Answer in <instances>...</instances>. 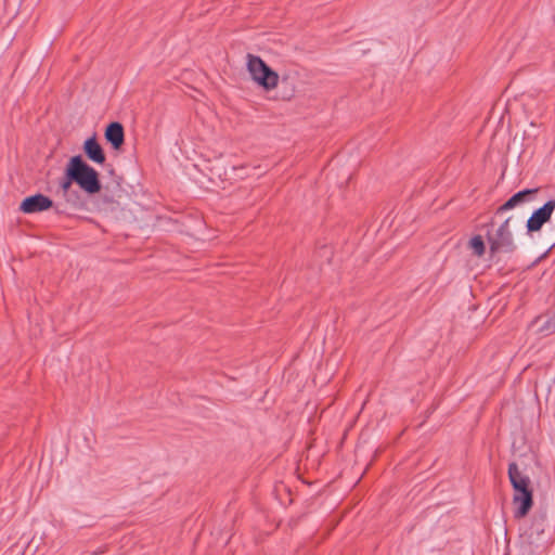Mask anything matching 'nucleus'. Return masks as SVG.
I'll list each match as a JSON object with an SVG mask.
<instances>
[{"label": "nucleus", "instance_id": "obj_1", "mask_svg": "<svg viewBox=\"0 0 555 555\" xmlns=\"http://www.w3.org/2000/svg\"><path fill=\"white\" fill-rule=\"evenodd\" d=\"M507 474L514 490V517L516 519H521L529 514L533 506V490L531 488V480L529 476L526 475L515 462L509 463Z\"/></svg>", "mask_w": 555, "mask_h": 555}, {"label": "nucleus", "instance_id": "obj_2", "mask_svg": "<svg viewBox=\"0 0 555 555\" xmlns=\"http://www.w3.org/2000/svg\"><path fill=\"white\" fill-rule=\"evenodd\" d=\"M546 528V511L539 508L532 515L529 528L520 534L521 547L525 548L528 555L542 553L552 543V535Z\"/></svg>", "mask_w": 555, "mask_h": 555}, {"label": "nucleus", "instance_id": "obj_3", "mask_svg": "<svg viewBox=\"0 0 555 555\" xmlns=\"http://www.w3.org/2000/svg\"><path fill=\"white\" fill-rule=\"evenodd\" d=\"M69 164L76 179V184L82 191L90 195L101 191L102 184L99 172L87 164L81 155L70 157Z\"/></svg>", "mask_w": 555, "mask_h": 555}, {"label": "nucleus", "instance_id": "obj_4", "mask_svg": "<svg viewBox=\"0 0 555 555\" xmlns=\"http://www.w3.org/2000/svg\"><path fill=\"white\" fill-rule=\"evenodd\" d=\"M247 69L251 78L267 91L273 90L279 83V74L260 56L247 54Z\"/></svg>", "mask_w": 555, "mask_h": 555}, {"label": "nucleus", "instance_id": "obj_5", "mask_svg": "<svg viewBox=\"0 0 555 555\" xmlns=\"http://www.w3.org/2000/svg\"><path fill=\"white\" fill-rule=\"evenodd\" d=\"M511 218H507L498 229L496 236H488L490 243V253L495 254L498 251H513L515 249V245L513 242V235L508 229Z\"/></svg>", "mask_w": 555, "mask_h": 555}, {"label": "nucleus", "instance_id": "obj_6", "mask_svg": "<svg viewBox=\"0 0 555 555\" xmlns=\"http://www.w3.org/2000/svg\"><path fill=\"white\" fill-rule=\"evenodd\" d=\"M555 210V199L547 201L542 207L535 209L527 220V231L529 233L538 232L551 220Z\"/></svg>", "mask_w": 555, "mask_h": 555}, {"label": "nucleus", "instance_id": "obj_7", "mask_svg": "<svg viewBox=\"0 0 555 555\" xmlns=\"http://www.w3.org/2000/svg\"><path fill=\"white\" fill-rule=\"evenodd\" d=\"M53 206V201L50 197L37 193L25 197L20 205V210L24 214H36L46 211Z\"/></svg>", "mask_w": 555, "mask_h": 555}, {"label": "nucleus", "instance_id": "obj_8", "mask_svg": "<svg viewBox=\"0 0 555 555\" xmlns=\"http://www.w3.org/2000/svg\"><path fill=\"white\" fill-rule=\"evenodd\" d=\"M538 191V189H525L515 193L496 209L495 215L503 214L504 211L511 210L521 204L532 201Z\"/></svg>", "mask_w": 555, "mask_h": 555}, {"label": "nucleus", "instance_id": "obj_9", "mask_svg": "<svg viewBox=\"0 0 555 555\" xmlns=\"http://www.w3.org/2000/svg\"><path fill=\"white\" fill-rule=\"evenodd\" d=\"M104 138L114 150L119 151L125 143L124 126L119 121L109 122L106 126Z\"/></svg>", "mask_w": 555, "mask_h": 555}, {"label": "nucleus", "instance_id": "obj_10", "mask_svg": "<svg viewBox=\"0 0 555 555\" xmlns=\"http://www.w3.org/2000/svg\"><path fill=\"white\" fill-rule=\"evenodd\" d=\"M82 149L87 158L91 162L100 165L105 163V153L101 144L98 142L95 134L85 141Z\"/></svg>", "mask_w": 555, "mask_h": 555}, {"label": "nucleus", "instance_id": "obj_11", "mask_svg": "<svg viewBox=\"0 0 555 555\" xmlns=\"http://www.w3.org/2000/svg\"><path fill=\"white\" fill-rule=\"evenodd\" d=\"M540 323H541V325L538 327V333L543 334L545 336L554 334L555 333V311L546 320H543L542 317H537L531 322V326L539 325Z\"/></svg>", "mask_w": 555, "mask_h": 555}, {"label": "nucleus", "instance_id": "obj_12", "mask_svg": "<svg viewBox=\"0 0 555 555\" xmlns=\"http://www.w3.org/2000/svg\"><path fill=\"white\" fill-rule=\"evenodd\" d=\"M65 203L74 209H83L86 202L77 190H70L62 195Z\"/></svg>", "mask_w": 555, "mask_h": 555}, {"label": "nucleus", "instance_id": "obj_13", "mask_svg": "<svg viewBox=\"0 0 555 555\" xmlns=\"http://www.w3.org/2000/svg\"><path fill=\"white\" fill-rule=\"evenodd\" d=\"M73 183H76V179L72 170L70 164L68 162L65 168L64 177L60 180L59 183L61 194L63 195L65 193H68V191L73 190Z\"/></svg>", "mask_w": 555, "mask_h": 555}, {"label": "nucleus", "instance_id": "obj_14", "mask_svg": "<svg viewBox=\"0 0 555 555\" xmlns=\"http://www.w3.org/2000/svg\"><path fill=\"white\" fill-rule=\"evenodd\" d=\"M469 247L472 248L473 253L481 257L485 254L486 247L485 242L480 235H475L469 241Z\"/></svg>", "mask_w": 555, "mask_h": 555}, {"label": "nucleus", "instance_id": "obj_15", "mask_svg": "<svg viewBox=\"0 0 555 555\" xmlns=\"http://www.w3.org/2000/svg\"><path fill=\"white\" fill-rule=\"evenodd\" d=\"M55 210H56V212H59V214L64 212V210H63V209H60L59 205L55 207Z\"/></svg>", "mask_w": 555, "mask_h": 555}]
</instances>
